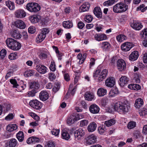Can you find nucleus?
<instances>
[{"instance_id": "4c0bfd02", "label": "nucleus", "mask_w": 147, "mask_h": 147, "mask_svg": "<svg viewBox=\"0 0 147 147\" xmlns=\"http://www.w3.org/2000/svg\"><path fill=\"white\" fill-rule=\"evenodd\" d=\"M116 121L113 119H112L105 121V124L107 127H109L114 125Z\"/></svg>"}, {"instance_id": "c9c22d12", "label": "nucleus", "mask_w": 147, "mask_h": 147, "mask_svg": "<svg viewBox=\"0 0 147 147\" xmlns=\"http://www.w3.org/2000/svg\"><path fill=\"white\" fill-rule=\"evenodd\" d=\"M17 138L20 142H22L24 140V135L23 132L21 131H19L16 134Z\"/></svg>"}, {"instance_id": "09e8293b", "label": "nucleus", "mask_w": 147, "mask_h": 147, "mask_svg": "<svg viewBox=\"0 0 147 147\" xmlns=\"http://www.w3.org/2000/svg\"><path fill=\"white\" fill-rule=\"evenodd\" d=\"M50 69L52 71H54L56 70L55 64L54 61H51L50 65Z\"/></svg>"}, {"instance_id": "ea45409f", "label": "nucleus", "mask_w": 147, "mask_h": 147, "mask_svg": "<svg viewBox=\"0 0 147 147\" xmlns=\"http://www.w3.org/2000/svg\"><path fill=\"white\" fill-rule=\"evenodd\" d=\"M140 36L142 39L147 38V28L142 31L140 34Z\"/></svg>"}, {"instance_id": "b1692460", "label": "nucleus", "mask_w": 147, "mask_h": 147, "mask_svg": "<svg viewBox=\"0 0 147 147\" xmlns=\"http://www.w3.org/2000/svg\"><path fill=\"white\" fill-rule=\"evenodd\" d=\"M107 38V36L105 34H96L94 35L95 39L99 41L106 40Z\"/></svg>"}, {"instance_id": "7c9ffc66", "label": "nucleus", "mask_w": 147, "mask_h": 147, "mask_svg": "<svg viewBox=\"0 0 147 147\" xmlns=\"http://www.w3.org/2000/svg\"><path fill=\"white\" fill-rule=\"evenodd\" d=\"M143 99L141 98H138L136 100L134 106L136 108H139L143 105Z\"/></svg>"}, {"instance_id": "a18cd8bd", "label": "nucleus", "mask_w": 147, "mask_h": 147, "mask_svg": "<svg viewBox=\"0 0 147 147\" xmlns=\"http://www.w3.org/2000/svg\"><path fill=\"white\" fill-rule=\"evenodd\" d=\"M84 20L87 22H91L93 19L92 16L90 15H87L84 18Z\"/></svg>"}, {"instance_id": "7ed1b4c3", "label": "nucleus", "mask_w": 147, "mask_h": 147, "mask_svg": "<svg viewBox=\"0 0 147 147\" xmlns=\"http://www.w3.org/2000/svg\"><path fill=\"white\" fill-rule=\"evenodd\" d=\"M128 8V6L125 4L120 2L115 5L113 10L115 13H120L125 11Z\"/></svg>"}, {"instance_id": "9b49d317", "label": "nucleus", "mask_w": 147, "mask_h": 147, "mask_svg": "<svg viewBox=\"0 0 147 147\" xmlns=\"http://www.w3.org/2000/svg\"><path fill=\"white\" fill-rule=\"evenodd\" d=\"M132 47V44L128 42H125L121 46L122 50L125 52L129 51Z\"/></svg>"}, {"instance_id": "393cba45", "label": "nucleus", "mask_w": 147, "mask_h": 147, "mask_svg": "<svg viewBox=\"0 0 147 147\" xmlns=\"http://www.w3.org/2000/svg\"><path fill=\"white\" fill-rule=\"evenodd\" d=\"M17 144V141L14 139H11L7 142L6 144V147H15Z\"/></svg>"}, {"instance_id": "dca6fc26", "label": "nucleus", "mask_w": 147, "mask_h": 147, "mask_svg": "<svg viewBox=\"0 0 147 147\" xmlns=\"http://www.w3.org/2000/svg\"><path fill=\"white\" fill-rule=\"evenodd\" d=\"M90 4L88 2L84 3L80 7L79 11L80 12H84L89 10Z\"/></svg>"}, {"instance_id": "e2e57ef3", "label": "nucleus", "mask_w": 147, "mask_h": 147, "mask_svg": "<svg viewBox=\"0 0 147 147\" xmlns=\"http://www.w3.org/2000/svg\"><path fill=\"white\" fill-rule=\"evenodd\" d=\"M108 102V99L106 98H103L101 101V104L103 107H105Z\"/></svg>"}, {"instance_id": "20e7f679", "label": "nucleus", "mask_w": 147, "mask_h": 147, "mask_svg": "<svg viewBox=\"0 0 147 147\" xmlns=\"http://www.w3.org/2000/svg\"><path fill=\"white\" fill-rule=\"evenodd\" d=\"M100 72V71L99 69H96L94 73L93 77L95 78L99 76L98 81L100 82L105 78L107 75V70L106 69H104L102 70L101 73L99 74Z\"/></svg>"}, {"instance_id": "c03bdc74", "label": "nucleus", "mask_w": 147, "mask_h": 147, "mask_svg": "<svg viewBox=\"0 0 147 147\" xmlns=\"http://www.w3.org/2000/svg\"><path fill=\"white\" fill-rule=\"evenodd\" d=\"M98 130L100 134H102L105 131V126L102 125L101 126H99L98 127Z\"/></svg>"}, {"instance_id": "1a4fd4ad", "label": "nucleus", "mask_w": 147, "mask_h": 147, "mask_svg": "<svg viewBox=\"0 0 147 147\" xmlns=\"http://www.w3.org/2000/svg\"><path fill=\"white\" fill-rule=\"evenodd\" d=\"M115 80L113 77H109L105 80V85L106 86L109 87H112L115 85Z\"/></svg>"}, {"instance_id": "ddd939ff", "label": "nucleus", "mask_w": 147, "mask_h": 147, "mask_svg": "<svg viewBox=\"0 0 147 147\" xmlns=\"http://www.w3.org/2000/svg\"><path fill=\"white\" fill-rule=\"evenodd\" d=\"M84 134V131L82 129L80 128L78 129L75 131L74 134L75 139L77 140H79Z\"/></svg>"}, {"instance_id": "a19ab883", "label": "nucleus", "mask_w": 147, "mask_h": 147, "mask_svg": "<svg viewBox=\"0 0 147 147\" xmlns=\"http://www.w3.org/2000/svg\"><path fill=\"white\" fill-rule=\"evenodd\" d=\"M117 0H109L106 1L104 3V5L106 6H111L115 3V2L117 1Z\"/></svg>"}, {"instance_id": "338daca9", "label": "nucleus", "mask_w": 147, "mask_h": 147, "mask_svg": "<svg viewBox=\"0 0 147 147\" xmlns=\"http://www.w3.org/2000/svg\"><path fill=\"white\" fill-rule=\"evenodd\" d=\"M75 121H76L72 119L70 117H69L67 119V122L68 125H71L74 123Z\"/></svg>"}, {"instance_id": "9d476101", "label": "nucleus", "mask_w": 147, "mask_h": 147, "mask_svg": "<svg viewBox=\"0 0 147 147\" xmlns=\"http://www.w3.org/2000/svg\"><path fill=\"white\" fill-rule=\"evenodd\" d=\"M94 14L98 18L101 19L102 17V12L100 8L98 7H95L93 10Z\"/></svg>"}, {"instance_id": "0e129e2a", "label": "nucleus", "mask_w": 147, "mask_h": 147, "mask_svg": "<svg viewBox=\"0 0 147 147\" xmlns=\"http://www.w3.org/2000/svg\"><path fill=\"white\" fill-rule=\"evenodd\" d=\"M86 56L87 54L86 53H84L82 55V60L81 61H79L78 63L79 64H82L84 62L86 57Z\"/></svg>"}, {"instance_id": "69168bd1", "label": "nucleus", "mask_w": 147, "mask_h": 147, "mask_svg": "<svg viewBox=\"0 0 147 147\" xmlns=\"http://www.w3.org/2000/svg\"><path fill=\"white\" fill-rule=\"evenodd\" d=\"M75 121H76L72 119L70 117H69L67 119V122L68 125H71L74 123Z\"/></svg>"}, {"instance_id": "f03ea898", "label": "nucleus", "mask_w": 147, "mask_h": 147, "mask_svg": "<svg viewBox=\"0 0 147 147\" xmlns=\"http://www.w3.org/2000/svg\"><path fill=\"white\" fill-rule=\"evenodd\" d=\"M6 43L9 48L13 50H18L21 47L20 43L11 38H7L6 40Z\"/></svg>"}, {"instance_id": "412c9836", "label": "nucleus", "mask_w": 147, "mask_h": 147, "mask_svg": "<svg viewBox=\"0 0 147 147\" xmlns=\"http://www.w3.org/2000/svg\"><path fill=\"white\" fill-rule=\"evenodd\" d=\"M40 19V16L39 15H34L30 16L29 19L32 23L33 24L38 22Z\"/></svg>"}, {"instance_id": "5701e85b", "label": "nucleus", "mask_w": 147, "mask_h": 147, "mask_svg": "<svg viewBox=\"0 0 147 147\" xmlns=\"http://www.w3.org/2000/svg\"><path fill=\"white\" fill-rule=\"evenodd\" d=\"M101 47L104 51H108L111 48L110 44L107 42H104L100 44Z\"/></svg>"}, {"instance_id": "6e6552de", "label": "nucleus", "mask_w": 147, "mask_h": 147, "mask_svg": "<svg viewBox=\"0 0 147 147\" xmlns=\"http://www.w3.org/2000/svg\"><path fill=\"white\" fill-rule=\"evenodd\" d=\"M117 66L119 70L121 71L126 68V64L123 59H119L117 61Z\"/></svg>"}, {"instance_id": "603ef678", "label": "nucleus", "mask_w": 147, "mask_h": 147, "mask_svg": "<svg viewBox=\"0 0 147 147\" xmlns=\"http://www.w3.org/2000/svg\"><path fill=\"white\" fill-rule=\"evenodd\" d=\"M134 137L137 139H138L141 136L139 131H135L133 134Z\"/></svg>"}, {"instance_id": "a211bd4d", "label": "nucleus", "mask_w": 147, "mask_h": 147, "mask_svg": "<svg viewBox=\"0 0 147 147\" xmlns=\"http://www.w3.org/2000/svg\"><path fill=\"white\" fill-rule=\"evenodd\" d=\"M97 137L94 134L89 135L87 138V142L89 144H94L96 141Z\"/></svg>"}, {"instance_id": "f257e3e1", "label": "nucleus", "mask_w": 147, "mask_h": 147, "mask_svg": "<svg viewBox=\"0 0 147 147\" xmlns=\"http://www.w3.org/2000/svg\"><path fill=\"white\" fill-rule=\"evenodd\" d=\"M114 109L116 111L124 114L128 111L130 107L125 103L118 102L115 103Z\"/></svg>"}, {"instance_id": "e433bc0d", "label": "nucleus", "mask_w": 147, "mask_h": 147, "mask_svg": "<svg viewBox=\"0 0 147 147\" xmlns=\"http://www.w3.org/2000/svg\"><path fill=\"white\" fill-rule=\"evenodd\" d=\"M6 5L11 10H12L14 9V4L13 3L10 1H5Z\"/></svg>"}, {"instance_id": "a878e982", "label": "nucleus", "mask_w": 147, "mask_h": 147, "mask_svg": "<svg viewBox=\"0 0 147 147\" xmlns=\"http://www.w3.org/2000/svg\"><path fill=\"white\" fill-rule=\"evenodd\" d=\"M97 127V124L94 122H92L90 123L87 127V129L89 132H92L94 131Z\"/></svg>"}, {"instance_id": "49530a36", "label": "nucleus", "mask_w": 147, "mask_h": 147, "mask_svg": "<svg viewBox=\"0 0 147 147\" xmlns=\"http://www.w3.org/2000/svg\"><path fill=\"white\" fill-rule=\"evenodd\" d=\"M88 123V121L87 120L84 119L80 122V125L82 127L86 126Z\"/></svg>"}, {"instance_id": "13d9d810", "label": "nucleus", "mask_w": 147, "mask_h": 147, "mask_svg": "<svg viewBox=\"0 0 147 147\" xmlns=\"http://www.w3.org/2000/svg\"><path fill=\"white\" fill-rule=\"evenodd\" d=\"M36 28L33 26H30L28 29V32L31 34L34 33L36 31Z\"/></svg>"}, {"instance_id": "aec40b11", "label": "nucleus", "mask_w": 147, "mask_h": 147, "mask_svg": "<svg viewBox=\"0 0 147 147\" xmlns=\"http://www.w3.org/2000/svg\"><path fill=\"white\" fill-rule=\"evenodd\" d=\"M39 98L41 100L45 101L49 98V94L47 91H42L40 93Z\"/></svg>"}, {"instance_id": "473e14b6", "label": "nucleus", "mask_w": 147, "mask_h": 147, "mask_svg": "<svg viewBox=\"0 0 147 147\" xmlns=\"http://www.w3.org/2000/svg\"><path fill=\"white\" fill-rule=\"evenodd\" d=\"M63 26L65 28H70L73 26L72 22L71 21H64L63 23Z\"/></svg>"}, {"instance_id": "79ce46f5", "label": "nucleus", "mask_w": 147, "mask_h": 147, "mask_svg": "<svg viewBox=\"0 0 147 147\" xmlns=\"http://www.w3.org/2000/svg\"><path fill=\"white\" fill-rule=\"evenodd\" d=\"M136 122L131 121L129 122L127 125V127L129 129H132L136 127Z\"/></svg>"}, {"instance_id": "680f3d73", "label": "nucleus", "mask_w": 147, "mask_h": 147, "mask_svg": "<svg viewBox=\"0 0 147 147\" xmlns=\"http://www.w3.org/2000/svg\"><path fill=\"white\" fill-rule=\"evenodd\" d=\"M117 58L116 56H114L111 58V62H110L111 65H114L115 62L117 61Z\"/></svg>"}, {"instance_id": "864d4df0", "label": "nucleus", "mask_w": 147, "mask_h": 147, "mask_svg": "<svg viewBox=\"0 0 147 147\" xmlns=\"http://www.w3.org/2000/svg\"><path fill=\"white\" fill-rule=\"evenodd\" d=\"M49 78L51 81H53L56 78V76L55 74L53 73H49L48 74Z\"/></svg>"}, {"instance_id": "cd10ccee", "label": "nucleus", "mask_w": 147, "mask_h": 147, "mask_svg": "<svg viewBox=\"0 0 147 147\" xmlns=\"http://www.w3.org/2000/svg\"><path fill=\"white\" fill-rule=\"evenodd\" d=\"M131 26L134 29L138 30H140L142 27V26L140 22L135 21L131 24Z\"/></svg>"}, {"instance_id": "39448f33", "label": "nucleus", "mask_w": 147, "mask_h": 147, "mask_svg": "<svg viewBox=\"0 0 147 147\" xmlns=\"http://www.w3.org/2000/svg\"><path fill=\"white\" fill-rule=\"evenodd\" d=\"M26 8L31 12L36 13L40 10V7L37 3H30L27 4Z\"/></svg>"}, {"instance_id": "bf43d9fd", "label": "nucleus", "mask_w": 147, "mask_h": 147, "mask_svg": "<svg viewBox=\"0 0 147 147\" xmlns=\"http://www.w3.org/2000/svg\"><path fill=\"white\" fill-rule=\"evenodd\" d=\"M6 54V51L5 49H3L0 52V57L3 59L5 57Z\"/></svg>"}, {"instance_id": "052dcab7", "label": "nucleus", "mask_w": 147, "mask_h": 147, "mask_svg": "<svg viewBox=\"0 0 147 147\" xmlns=\"http://www.w3.org/2000/svg\"><path fill=\"white\" fill-rule=\"evenodd\" d=\"M52 134L56 136H57L59 133V130L58 129H53L51 131Z\"/></svg>"}, {"instance_id": "423d86ee", "label": "nucleus", "mask_w": 147, "mask_h": 147, "mask_svg": "<svg viewBox=\"0 0 147 147\" xmlns=\"http://www.w3.org/2000/svg\"><path fill=\"white\" fill-rule=\"evenodd\" d=\"M49 32V30L45 28L42 29L41 32L39 34L36 38V42L37 43H40L44 40L46 35Z\"/></svg>"}, {"instance_id": "774afa93", "label": "nucleus", "mask_w": 147, "mask_h": 147, "mask_svg": "<svg viewBox=\"0 0 147 147\" xmlns=\"http://www.w3.org/2000/svg\"><path fill=\"white\" fill-rule=\"evenodd\" d=\"M30 116L36 121H38L39 119V117L38 116L34 113H31Z\"/></svg>"}, {"instance_id": "58836bf2", "label": "nucleus", "mask_w": 147, "mask_h": 147, "mask_svg": "<svg viewBox=\"0 0 147 147\" xmlns=\"http://www.w3.org/2000/svg\"><path fill=\"white\" fill-rule=\"evenodd\" d=\"M40 85L38 82H31L30 85V87L31 88L33 89V90H37L39 87Z\"/></svg>"}, {"instance_id": "6e6d98bb", "label": "nucleus", "mask_w": 147, "mask_h": 147, "mask_svg": "<svg viewBox=\"0 0 147 147\" xmlns=\"http://www.w3.org/2000/svg\"><path fill=\"white\" fill-rule=\"evenodd\" d=\"M140 116L144 117L147 114V109L146 108H143L139 113Z\"/></svg>"}, {"instance_id": "37998d69", "label": "nucleus", "mask_w": 147, "mask_h": 147, "mask_svg": "<svg viewBox=\"0 0 147 147\" xmlns=\"http://www.w3.org/2000/svg\"><path fill=\"white\" fill-rule=\"evenodd\" d=\"M126 36L122 34H120L117 36L116 38L118 41L119 42H121L126 39Z\"/></svg>"}, {"instance_id": "c756f323", "label": "nucleus", "mask_w": 147, "mask_h": 147, "mask_svg": "<svg viewBox=\"0 0 147 147\" xmlns=\"http://www.w3.org/2000/svg\"><path fill=\"white\" fill-rule=\"evenodd\" d=\"M107 92V90L106 89L101 88L98 89L97 94L98 96L101 97L106 95Z\"/></svg>"}, {"instance_id": "4468645a", "label": "nucleus", "mask_w": 147, "mask_h": 147, "mask_svg": "<svg viewBox=\"0 0 147 147\" xmlns=\"http://www.w3.org/2000/svg\"><path fill=\"white\" fill-rule=\"evenodd\" d=\"M16 17L18 18H22L25 17L26 16V13L22 9H19L15 12Z\"/></svg>"}, {"instance_id": "2f4dec72", "label": "nucleus", "mask_w": 147, "mask_h": 147, "mask_svg": "<svg viewBox=\"0 0 147 147\" xmlns=\"http://www.w3.org/2000/svg\"><path fill=\"white\" fill-rule=\"evenodd\" d=\"M11 36L16 39H19L21 38V35L19 32L17 30H14L11 32Z\"/></svg>"}, {"instance_id": "f8f14e48", "label": "nucleus", "mask_w": 147, "mask_h": 147, "mask_svg": "<svg viewBox=\"0 0 147 147\" xmlns=\"http://www.w3.org/2000/svg\"><path fill=\"white\" fill-rule=\"evenodd\" d=\"M89 109L91 113L93 114H96L99 113L100 108L97 105L92 104L90 106Z\"/></svg>"}, {"instance_id": "6ab92c4d", "label": "nucleus", "mask_w": 147, "mask_h": 147, "mask_svg": "<svg viewBox=\"0 0 147 147\" xmlns=\"http://www.w3.org/2000/svg\"><path fill=\"white\" fill-rule=\"evenodd\" d=\"M61 138L62 139L66 140H68L70 138V136L67 129H64L62 130L61 133Z\"/></svg>"}, {"instance_id": "c85d7f7f", "label": "nucleus", "mask_w": 147, "mask_h": 147, "mask_svg": "<svg viewBox=\"0 0 147 147\" xmlns=\"http://www.w3.org/2000/svg\"><path fill=\"white\" fill-rule=\"evenodd\" d=\"M119 94V91L117 88L115 87L112 89L109 92V96L111 98Z\"/></svg>"}, {"instance_id": "f704fd0d", "label": "nucleus", "mask_w": 147, "mask_h": 147, "mask_svg": "<svg viewBox=\"0 0 147 147\" xmlns=\"http://www.w3.org/2000/svg\"><path fill=\"white\" fill-rule=\"evenodd\" d=\"M85 99L88 101H91L94 98V95L90 93L86 92L85 94Z\"/></svg>"}, {"instance_id": "0eeeda50", "label": "nucleus", "mask_w": 147, "mask_h": 147, "mask_svg": "<svg viewBox=\"0 0 147 147\" xmlns=\"http://www.w3.org/2000/svg\"><path fill=\"white\" fill-rule=\"evenodd\" d=\"M29 104L32 107L36 109H40L42 107L41 103L36 99L30 101Z\"/></svg>"}, {"instance_id": "de8ad7c7", "label": "nucleus", "mask_w": 147, "mask_h": 147, "mask_svg": "<svg viewBox=\"0 0 147 147\" xmlns=\"http://www.w3.org/2000/svg\"><path fill=\"white\" fill-rule=\"evenodd\" d=\"M39 57L41 59H45L47 57V55L46 53L41 52L39 55Z\"/></svg>"}, {"instance_id": "8fccbe9b", "label": "nucleus", "mask_w": 147, "mask_h": 147, "mask_svg": "<svg viewBox=\"0 0 147 147\" xmlns=\"http://www.w3.org/2000/svg\"><path fill=\"white\" fill-rule=\"evenodd\" d=\"M37 92V90H33L30 91L28 93V96L29 97H33L35 95V94Z\"/></svg>"}, {"instance_id": "3c124183", "label": "nucleus", "mask_w": 147, "mask_h": 147, "mask_svg": "<svg viewBox=\"0 0 147 147\" xmlns=\"http://www.w3.org/2000/svg\"><path fill=\"white\" fill-rule=\"evenodd\" d=\"M18 57L17 53H12L9 55V58L10 60H13L16 59Z\"/></svg>"}, {"instance_id": "5fc2aeb1", "label": "nucleus", "mask_w": 147, "mask_h": 147, "mask_svg": "<svg viewBox=\"0 0 147 147\" xmlns=\"http://www.w3.org/2000/svg\"><path fill=\"white\" fill-rule=\"evenodd\" d=\"M10 82L13 85V87L17 88L18 86V85L17 84V82L15 79H10Z\"/></svg>"}, {"instance_id": "4be33fe9", "label": "nucleus", "mask_w": 147, "mask_h": 147, "mask_svg": "<svg viewBox=\"0 0 147 147\" xmlns=\"http://www.w3.org/2000/svg\"><path fill=\"white\" fill-rule=\"evenodd\" d=\"M129 80L128 78L125 76H122L120 78L119 84L121 86H123L125 85L128 84Z\"/></svg>"}, {"instance_id": "4d7b16f0", "label": "nucleus", "mask_w": 147, "mask_h": 147, "mask_svg": "<svg viewBox=\"0 0 147 147\" xmlns=\"http://www.w3.org/2000/svg\"><path fill=\"white\" fill-rule=\"evenodd\" d=\"M45 147H55V145L54 142L49 141L47 143Z\"/></svg>"}, {"instance_id": "f3484780", "label": "nucleus", "mask_w": 147, "mask_h": 147, "mask_svg": "<svg viewBox=\"0 0 147 147\" xmlns=\"http://www.w3.org/2000/svg\"><path fill=\"white\" fill-rule=\"evenodd\" d=\"M139 56V54L138 51H134L132 52L129 55V58L130 60L134 61L136 60Z\"/></svg>"}, {"instance_id": "2eb2a0df", "label": "nucleus", "mask_w": 147, "mask_h": 147, "mask_svg": "<svg viewBox=\"0 0 147 147\" xmlns=\"http://www.w3.org/2000/svg\"><path fill=\"white\" fill-rule=\"evenodd\" d=\"M36 69L41 74H44L47 71V67L42 65H37L36 67Z\"/></svg>"}, {"instance_id": "72a5a7b5", "label": "nucleus", "mask_w": 147, "mask_h": 147, "mask_svg": "<svg viewBox=\"0 0 147 147\" xmlns=\"http://www.w3.org/2000/svg\"><path fill=\"white\" fill-rule=\"evenodd\" d=\"M18 128L16 124H10L8 125L6 127L7 130L9 131H12L16 130Z\"/></svg>"}, {"instance_id": "bb28decb", "label": "nucleus", "mask_w": 147, "mask_h": 147, "mask_svg": "<svg viewBox=\"0 0 147 147\" xmlns=\"http://www.w3.org/2000/svg\"><path fill=\"white\" fill-rule=\"evenodd\" d=\"M15 24L17 27L22 29L24 28L26 26L24 22L19 20L15 22Z\"/></svg>"}]
</instances>
